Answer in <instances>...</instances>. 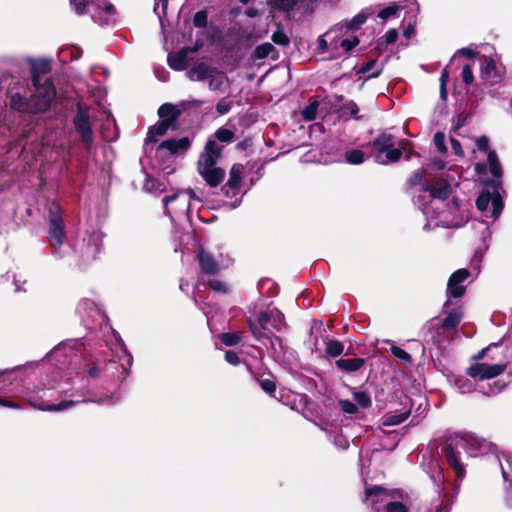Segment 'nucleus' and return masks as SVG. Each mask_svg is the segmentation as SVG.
Here are the masks:
<instances>
[{
  "label": "nucleus",
  "instance_id": "obj_1",
  "mask_svg": "<svg viewBox=\"0 0 512 512\" xmlns=\"http://www.w3.org/2000/svg\"><path fill=\"white\" fill-rule=\"evenodd\" d=\"M408 185L412 188L421 186L419 194L415 196V203L418 204L423 214L434 222L435 226H448V221L438 219L444 213L442 207L444 201L451 194V185L444 179L437 178L431 182L425 180L424 172L416 170L408 180Z\"/></svg>",
  "mask_w": 512,
  "mask_h": 512
},
{
  "label": "nucleus",
  "instance_id": "obj_2",
  "mask_svg": "<svg viewBox=\"0 0 512 512\" xmlns=\"http://www.w3.org/2000/svg\"><path fill=\"white\" fill-rule=\"evenodd\" d=\"M55 393L62 396L63 393L67 394L68 390L59 387H40L37 390L25 396L26 401L35 409L49 412H60L67 410L78 403H99L111 404L114 402V396L97 397L91 391L81 392L77 394H69L72 399H63L58 404H52L51 401L55 397Z\"/></svg>",
  "mask_w": 512,
  "mask_h": 512
},
{
  "label": "nucleus",
  "instance_id": "obj_3",
  "mask_svg": "<svg viewBox=\"0 0 512 512\" xmlns=\"http://www.w3.org/2000/svg\"><path fill=\"white\" fill-rule=\"evenodd\" d=\"M463 451L471 457H478L495 454L497 447L486 439L471 434L449 438L445 446V457L459 480H462L466 474L465 464L462 461Z\"/></svg>",
  "mask_w": 512,
  "mask_h": 512
},
{
  "label": "nucleus",
  "instance_id": "obj_4",
  "mask_svg": "<svg viewBox=\"0 0 512 512\" xmlns=\"http://www.w3.org/2000/svg\"><path fill=\"white\" fill-rule=\"evenodd\" d=\"M318 48L322 53L328 52L331 58H340L359 44V38L339 23L318 37Z\"/></svg>",
  "mask_w": 512,
  "mask_h": 512
},
{
  "label": "nucleus",
  "instance_id": "obj_5",
  "mask_svg": "<svg viewBox=\"0 0 512 512\" xmlns=\"http://www.w3.org/2000/svg\"><path fill=\"white\" fill-rule=\"evenodd\" d=\"M222 148L216 140L209 139L198 160V172L211 187L218 186L225 176L224 170L215 166Z\"/></svg>",
  "mask_w": 512,
  "mask_h": 512
},
{
  "label": "nucleus",
  "instance_id": "obj_6",
  "mask_svg": "<svg viewBox=\"0 0 512 512\" xmlns=\"http://www.w3.org/2000/svg\"><path fill=\"white\" fill-rule=\"evenodd\" d=\"M257 326L251 319L249 320V328L255 339L262 341L263 337L274 335V332H281L285 328V320L283 313L276 307L268 306L258 316Z\"/></svg>",
  "mask_w": 512,
  "mask_h": 512
},
{
  "label": "nucleus",
  "instance_id": "obj_7",
  "mask_svg": "<svg viewBox=\"0 0 512 512\" xmlns=\"http://www.w3.org/2000/svg\"><path fill=\"white\" fill-rule=\"evenodd\" d=\"M501 190L500 182H493L485 187L476 201V206L482 215L486 218H492L493 222L500 217L503 210Z\"/></svg>",
  "mask_w": 512,
  "mask_h": 512
},
{
  "label": "nucleus",
  "instance_id": "obj_8",
  "mask_svg": "<svg viewBox=\"0 0 512 512\" xmlns=\"http://www.w3.org/2000/svg\"><path fill=\"white\" fill-rule=\"evenodd\" d=\"M195 200L200 202V198L195 194L192 189L181 191L163 199L164 209L166 215L174 221L176 218L183 217L189 218L191 210V201Z\"/></svg>",
  "mask_w": 512,
  "mask_h": 512
},
{
  "label": "nucleus",
  "instance_id": "obj_9",
  "mask_svg": "<svg viewBox=\"0 0 512 512\" xmlns=\"http://www.w3.org/2000/svg\"><path fill=\"white\" fill-rule=\"evenodd\" d=\"M34 93L30 98L31 113L45 111L55 98L56 90L52 81L39 74H33Z\"/></svg>",
  "mask_w": 512,
  "mask_h": 512
},
{
  "label": "nucleus",
  "instance_id": "obj_10",
  "mask_svg": "<svg viewBox=\"0 0 512 512\" xmlns=\"http://www.w3.org/2000/svg\"><path fill=\"white\" fill-rule=\"evenodd\" d=\"M369 146L377 153L375 161L382 165L397 162L402 156L401 150L394 147V137L389 133L379 134Z\"/></svg>",
  "mask_w": 512,
  "mask_h": 512
},
{
  "label": "nucleus",
  "instance_id": "obj_11",
  "mask_svg": "<svg viewBox=\"0 0 512 512\" xmlns=\"http://www.w3.org/2000/svg\"><path fill=\"white\" fill-rule=\"evenodd\" d=\"M73 125L79 134L82 144L90 149L94 143V133L91 126L89 107L81 103L77 104V112L73 118Z\"/></svg>",
  "mask_w": 512,
  "mask_h": 512
},
{
  "label": "nucleus",
  "instance_id": "obj_12",
  "mask_svg": "<svg viewBox=\"0 0 512 512\" xmlns=\"http://www.w3.org/2000/svg\"><path fill=\"white\" fill-rule=\"evenodd\" d=\"M49 242L55 250V254L63 257L60 253V247L64 243L65 230L62 217L59 212V206L56 203H51L49 206Z\"/></svg>",
  "mask_w": 512,
  "mask_h": 512
},
{
  "label": "nucleus",
  "instance_id": "obj_13",
  "mask_svg": "<svg viewBox=\"0 0 512 512\" xmlns=\"http://www.w3.org/2000/svg\"><path fill=\"white\" fill-rule=\"evenodd\" d=\"M70 342H63L56 346L47 356L54 359L60 366H71L80 360V354Z\"/></svg>",
  "mask_w": 512,
  "mask_h": 512
},
{
  "label": "nucleus",
  "instance_id": "obj_14",
  "mask_svg": "<svg viewBox=\"0 0 512 512\" xmlns=\"http://www.w3.org/2000/svg\"><path fill=\"white\" fill-rule=\"evenodd\" d=\"M505 369L506 364L475 363L468 368L467 374L473 379L483 381L499 376Z\"/></svg>",
  "mask_w": 512,
  "mask_h": 512
},
{
  "label": "nucleus",
  "instance_id": "obj_15",
  "mask_svg": "<svg viewBox=\"0 0 512 512\" xmlns=\"http://www.w3.org/2000/svg\"><path fill=\"white\" fill-rule=\"evenodd\" d=\"M102 238L103 235L101 232L94 231L87 239H83L79 253L84 263H88L96 259L102 249Z\"/></svg>",
  "mask_w": 512,
  "mask_h": 512
},
{
  "label": "nucleus",
  "instance_id": "obj_16",
  "mask_svg": "<svg viewBox=\"0 0 512 512\" xmlns=\"http://www.w3.org/2000/svg\"><path fill=\"white\" fill-rule=\"evenodd\" d=\"M470 273L467 269H458L449 278L447 283V296L449 298H460L466 292L463 283L467 280Z\"/></svg>",
  "mask_w": 512,
  "mask_h": 512
},
{
  "label": "nucleus",
  "instance_id": "obj_17",
  "mask_svg": "<svg viewBox=\"0 0 512 512\" xmlns=\"http://www.w3.org/2000/svg\"><path fill=\"white\" fill-rule=\"evenodd\" d=\"M77 312L87 324L104 318L101 308L90 299H83L77 306Z\"/></svg>",
  "mask_w": 512,
  "mask_h": 512
},
{
  "label": "nucleus",
  "instance_id": "obj_18",
  "mask_svg": "<svg viewBox=\"0 0 512 512\" xmlns=\"http://www.w3.org/2000/svg\"><path fill=\"white\" fill-rule=\"evenodd\" d=\"M243 166L241 164H234L230 170V177L222 188L226 196H235L239 193L240 184L242 181Z\"/></svg>",
  "mask_w": 512,
  "mask_h": 512
},
{
  "label": "nucleus",
  "instance_id": "obj_19",
  "mask_svg": "<svg viewBox=\"0 0 512 512\" xmlns=\"http://www.w3.org/2000/svg\"><path fill=\"white\" fill-rule=\"evenodd\" d=\"M190 146V140L187 137L180 139H169L163 141L157 148L158 152L168 150L170 154H179L185 152Z\"/></svg>",
  "mask_w": 512,
  "mask_h": 512
},
{
  "label": "nucleus",
  "instance_id": "obj_20",
  "mask_svg": "<svg viewBox=\"0 0 512 512\" xmlns=\"http://www.w3.org/2000/svg\"><path fill=\"white\" fill-rule=\"evenodd\" d=\"M198 260L202 273L207 275H215L218 273V263L214 260L209 252L200 249L198 252Z\"/></svg>",
  "mask_w": 512,
  "mask_h": 512
},
{
  "label": "nucleus",
  "instance_id": "obj_21",
  "mask_svg": "<svg viewBox=\"0 0 512 512\" xmlns=\"http://www.w3.org/2000/svg\"><path fill=\"white\" fill-rule=\"evenodd\" d=\"M481 78L488 85H494L500 81L501 76L496 70V64L493 59L486 60L481 69Z\"/></svg>",
  "mask_w": 512,
  "mask_h": 512
},
{
  "label": "nucleus",
  "instance_id": "obj_22",
  "mask_svg": "<svg viewBox=\"0 0 512 512\" xmlns=\"http://www.w3.org/2000/svg\"><path fill=\"white\" fill-rule=\"evenodd\" d=\"M365 364L363 358H341L336 361L338 369L344 372H356L361 369Z\"/></svg>",
  "mask_w": 512,
  "mask_h": 512
},
{
  "label": "nucleus",
  "instance_id": "obj_23",
  "mask_svg": "<svg viewBox=\"0 0 512 512\" xmlns=\"http://www.w3.org/2000/svg\"><path fill=\"white\" fill-rule=\"evenodd\" d=\"M212 69L209 68L205 63H198L187 71V77L191 81H203L207 80L211 76Z\"/></svg>",
  "mask_w": 512,
  "mask_h": 512
},
{
  "label": "nucleus",
  "instance_id": "obj_24",
  "mask_svg": "<svg viewBox=\"0 0 512 512\" xmlns=\"http://www.w3.org/2000/svg\"><path fill=\"white\" fill-rule=\"evenodd\" d=\"M208 86L212 91L224 92L228 87L227 77L222 73L211 71V76L208 77Z\"/></svg>",
  "mask_w": 512,
  "mask_h": 512
},
{
  "label": "nucleus",
  "instance_id": "obj_25",
  "mask_svg": "<svg viewBox=\"0 0 512 512\" xmlns=\"http://www.w3.org/2000/svg\"><path fill=\"white\" fill-rule=\"evenodd\" d=\"M168 64L169 66L177 71H181L185 69L186 63H187V52L184 50H181L177 53H170L168 55Z\"/></svg>",
  "mask_w": 512,
  "mask_h": 512
},
{
  "label": "nucleus",
  "instance_id": "obj_26",
  "mask_svg": "<svg viewBox=\"0 0 512 512\" xmlns=\"http://www.w3.org/2000/svg\"><path fill=\"white\" fill-rule=\"evenodd\" d=\"M496 458L501 468L503 480L512 483V457L502 454L501 457L496 455Z\"/></svg>",
  "mask_w": 512,
  "mask_h": 512
},
{
  "label": "nucleus",
  "instance_id": "obj_27",
  "mask_svg": "<svg viewBox=\"0 0 512 512\" xmlns=\"http://www.w3.org/2000/svg\"><path fill=\"white\" fill-rule=\"evenodd\" d=\"M372 14L371 9H366L355 15L349 22L343 23V26H346L348 31L352 32L360 28L363 25L368 17Z\"/></svg>",
  "mask_w": 512,
  "mask_h": 512
},
{
  "label": "nucleus",
  "instance_id": "obj_28",
  "mask_svg": "<svg viewBox=\"0 0 512 512\" xmlns=\"http://www.w3.org/2000/svg\"><path fill=\"white\" fill-rule=\"evenodd\" d=\"M158 115L160 118H162L163 121H169V124L172 125V123L178 117L179 111L174 105L166 103L159 107Z\"/></svg>",
  "mask_w": 512,
  "mask_h": 512
},
{
  "label": "nucleus",
  "instance_id": "obj_29",
  "mask_svg": "<svg viewBox=\"0 0 512 512\" xmlns=\"http://www.w3.org/2000/svg\"><path fill=\"white\" fill-rule=\"evenodd\" d=\"M171 126L169 121H161L157 125H154L149 128L146 141L147 142H156L158 136L164 135L168 128Z\"/></svg>",
  "mask_w": 512,
  "mask_h": 512
},
{
  "label": "nucleus",
  "instance_id": "obj_30",
  "mask_svg": "<svg viewBox=\"0 0 512 512\" xmlns=\"http://www.w3.org/2000/svg\"><path fill=\"white\" fill-rule=\"evenodd\" d=\"M462 316L463 313L460 307L452 309L443 319V327L448 329L455 328L460 323Z\"/></svg>",
  "mask_w": 512,
  "mask_h": 512
},
{
  "label": "nucleus",
  "instance_id": "obj_31",
  "mask_svg": "<svg viewBox=\"0 0 512 512\" xmlns=\"http://www.w3.org/2000/svg\"><path fill=\"white\" fill-rule=\"evenodd\" d=\"M263 339H268L270 341V350L272 356L279 360L284 355V346L281 338L275 335H268V337H263Z\"/></svg>",
  "mask_w": 512,
  "mask_h": 512
},
{
  "label": "nucleus",
  "instance_id": "obj_32",
  "mask_svg": "<svg viewBox=\"0 0 512 512\" xmlns=\"http://www.w3.org/2000/svg\"><path fill=\"white\" fill-rule=\"evenodd\" d=\"M398 38V31L396 29H390L386 34L380 37L376 42V49L379 51L386 50V48L393 44Z\"/></svg>",
  "mask_w": 512,
  "mask_h": 512
},
{
  "label": "nucleus",
  "instance_id": "obj_33",
  "mask_svg": "<svg viewBox=\"0 0 512 512\" xmlns=\"http://www.w3.org/2000/svg\"><path fill=\"white\" fill-rule=\"evenodd\" d=\"M490 172L497 180L502 176V167L495 151L490 150L487 156Z\"/></svg>",
  "mask_w": 512,
  "mask_h": 512
},
{
  "label": "nucleus",
  "instance_id": "obj_34",
  "mask_svg": "<svg viewBox=\"0 0 512 512\" xmlns=\"http://www.w3.org/2000/svg\"><path fill=\"white\" fill-rule=\"evenodd\" d=\"M410 411L406 410L402 413H391L385 415L383 419L384 426H396L403 423L409 416Z\"/></svg>",
  "mask_w": 512,
  "mask_h": 512
},
{
  "label": "nucleus",
  "instance_id": "obj_35",
  "mask_svg": "<svg viewBox=\"0 0 512 512\" xmlns=\"http://www.w3.org/2000/svg\"><path fill=\"white\" fill-rule=\"evenodd\" d=\"M113 333H114L115 342H116L115 347H116L117 358L119 360H122L123 358H125L127 365H131V355L127 352L124 342L120 338L119 334H117L116 332H113Z\"/></svg>",
  "mask_w": 512,
  "mask_h": 512
},
{
  "label": "nucleus",
  "instance_id": "obj_36",
  "mask_svg": "<svg viewBox=\"0 0 512 512\" xmlns=\"http://www.w3.org/2000/svg\"><path fill=\"white\" fill-rule=\"evenodd\" d=\"M10 106L17 111L31 112L30 100L26 101L18 93L11 96Z\"/></svg>",
  "mask_w": 512,
  "mask_h": 512
},
{
  "label": "nucleus",
  "instance_id": "obj_37",
  "mask_svg": "<svg viewBox=\"0 0 512 512\" xmlns=\"http://www.w3.org/2000/svg\"><path fill=\"white\" fill-rule=\"evenodd\" d=\"M345 160L349 164L358 165L365 161V154L358 149L349 150L345 153Z\"/></svg>",
  "mask_w": 512,
  "mask_h": 512
},
{
  "label": "nucleus",
  "instance_id": "obj_38",
  "mask_svg": "<svg viewBox=\"0 0 512 512\" xmlns=\"http://www.w3.org/2000/svg\"><path fill=\"white\" fill-rule=\"evenodd\" d=\"M358 73L368 74V78H374L380 75L381 68L377 66V62L375 60H371L360 67Z\"/></svg>",
  "mask_w": 512,
  "mask_h": 512
},
{
  "label": "nucleus",
  "instance_id": "obj_39",
  "mask_svg": "<svg viewBox=\"0 0 512 512\" xmlns=\"http://www.w3.org/2000/svg\"><path fill=\"white\" fill-rule=\"evenodd\" d=\"M455 387L459 393L465 394L473 391L475 384L466 377H459L455 380Z\"/></svg>",
  "mask_w": 512,
  "mask_h": 512
},
{
  "label": "nucleus",
  "instance_id": "obj_40",
  "mask_svg": "<svg viewBox=\"0 0 512 512\" xmlns=\"http://www.w3.org/2000/svg\"><path fill=\"white\" fill-rule=\"evenodd\" d=\"M344 351V345L338 340H329L326 344V353L331 357H337Z\"/></svg>",
  "mask_w": 512,
  "mask_h": 512
},
{
  "label": "nucleus",
  "instance_id": "obj_41",
  "mask_svg": "<svg viewBox=\"0 0 512 512\" xmlns=\"http://www.w3.org/2000/svg\"><path fill=\"white\" fill-rule=\"evenodd\" d=\"M319 102L312 101L302 110V117L305 121H313L316 119Z\"/></svg>",
  "mask_w": 512,
  "mask_h": 512
},
{
  "label": "nucleus",
  "instance_id": "obj_42",
  "mask_svg": "<svg viewBox=\"0 0 512 512\" xmlns=\"http://www.w3.org/2000/svg\"><path fill=\"white\" fill-rule=\"evenodd\" d=\"M103 12L106 14V17L103 20L95 15H93V19L96 22L99 21L101 24H108L111 20L114 19V16L116 14L114 5L108 2L104 4Z\"/></svg>",
  "mask_w": 512,
  "mask_h": 512
},
{
  "label": "nucleus",
  "instance_id": "obj_43",
  "mask_svg": "<svg viewBox=\"0 0 512 512\" xmlns=\"http://www.w3.org/2000/svg\"><path fill=\"white\" fill-rule=\"evenodd\" d=\"M273 50H274V46L271 43H263L256 47V49L254 50L253 56L255 59H264Z\"/></svg>",
  "mask_w": 512,
  "mask_h": 512
},
{
  "label": "nucleus",
  "instance_id": "obj_44",
  "mask_svg": "<svg viewBox=\"0 0 512 512\" xmlns=\"http://www.w3.org/2000/svg\"><path fill=\"white\" fill-rule=\"evenodd\" d=\"M408 5H406L407 7ZM405 8V6H401L399 4H396V3H393L392 5L386 7V8H383L381 9L379 12H378V17L381 18V19H388L392 16H394L398 11H400L401 9Z\"/></svg>",
  "mask_w": 512,
  "mask_h": 512
},
{
  "label": "nucleus",
  "instance_id": "obj_45",
  "mask_svg": "<svg viewBox=\"0 0 512 512\" xmlns=\"http://www.w3.org/2000/svg\"><path fill=\"white\" fill-rule=\"evenodd\" d=\"M353 399L362 408H367L371 405V397L367 392L356 391L353 393Z\"/></svg>",
  "mask_w": 512,
  "mask_h": 512
},
{
  "label": "nucleus",
  "instance_id": "obj_46",
  "mask_svg": "<svg viewBox=\"0 0 512 512\" xmlns=\"http://www.w3.org/2000/svg\"><path fill=\"white\" fill-rule=\"evenodd\" d=\"M219 338L226 346H235L241 341V337L238 333H222Z\"/></svg>",
  "mask_w": 512,
  "mask_h": 512
},
{
  "label": "nucleus",
  "instance_id": "obj_47",
  "mask_svg": "<svg viewBox=\"0 0 512 512\" xmlns=\"http://www.w3.org/2000/svg\"><path fill=\"white\" fill-rule=\"evenodd\" d=\"M71 7L77 15L86 13V8L91 4L89 0H69Z\"/></svg>",
  "mask_w": 512,
  "mask_h": 512
},
{
  "label": "nucleus",
  "instance_id": "obj_48",
  "mask_svg": "<svg viewBox=\"0 0 512 512\" xmlns=\"http://www.w3.org/2000/svg\"><path fill=\"white\" fill-rule=\"evenodd\" d=\"M215 137L221 142L230 143L233 140L234 132L230 129L221 127L215 132Z\"/></svg>",
  "mask_w": 512,
  "mask_h": 512
},
{
  "label": "nucleus",
  "instance_id": "obj_49",
  "mask_svg": "<svg viewBox=\"0 0 512 512\" xmlns=\"http://www.w3.org/2000/svg\"><path fill=\"white\" fill-rule=\"evenodd\" d=\"M272 40L275 44L286 46L289 44V37L283 32V30L278 27V29L273 33Z\"/></svg>",
  "mask_w": 512,
  "mask_h": 512
},
{
  "label": "nucleus",
  "instance_id": "obj_50",
  "mask_svg": "<svg viewBox=\"0 0 512 512\" xmlns=\"http://www.w3.org/2000/svg\"><path fill=\"white\" fill-rule=\"evenodd\" d=\"M434 473H432L430 475L433 483L438 487L440 488L443 484H444V474H443V470L439 467V465L437 463L434 464Z\"/></svg>",
  "mask_w": 512,
  "mask_h": 512
},
{
  "label": "nucleus",
  "instance_id": "obj_51",
  "mask_svg": "<svg viewBox=\"0 0 512 512\" xmlns=\"http://www.w3.org/2000/svg\"><path fill=\"white\" fill-rule=\"evenodd\" d=\"M341 410L346 414H355L358 411L357 406L350 400L341 399L338 401Z\"/></svg>",
  "mask_w": 512,
  "mask_h": 512
},
{
  "label": "nucleus",
  "instance_id": "obj_52",
  "mask_svg": "<svg viewBox=\"0 0 512 512\" xmlns=\"http://www.w3.org/2000/svg\"><path fill=\"white\" fill-rule=\"evenodd\" d=\"M391 353L398 359L402 360L403 362H410L411 356L409 353H407L404 349L393 345L391 347Z\"/></svg>",
  "mask_w": 512,
  "mask_h": 512
},
{
  "label": "nucleus",
  "instance_id": "obj_53",
  "mask_svg": "<svg viewBox=\"0 0 512 512\" xmlns=\"http://www.w3.org/2000/svg\"><path fill=\"white\" fill-rule=\"evenodd\" d=\"M385 507L386 512H408V508L398 501L387 502Z\"/></svg>",
  "mask_w": 512,
  "mask_h": 512
},
{
  "label": "nucleus",
  "instance_id": "obj_54",
  "mask_svg": "<svg viewBox=\"0 0 512 512\" xmlns=\"http://www.w3.org/2000/svg\"><path fill=\"white\" fill-rule=\"evenodd\" d=\"M461 77L466 85H471L474 81V75L471 65L467 64L463 67Z\"/></svg>",
  "mask_w": 512,
  "mask_h": 512
},
{
  "label": "nucleus",
  "instance_id": "obj_55",
  "mask_svg": "<svg viewBox=\"0 0 512 512\" xmlns=\"http://www.w3.org/2000/svg\"><path fill=\"white\" fill-rule=\"evenodd\" d=\"M276 8L283 11H290L295 6L297 0H273Z\"/></svg>",
  "mask_w": 512,
  "mask_h": 512
},
{
  "label": "nucleus",
  "instance_id": "obj_56",
  "mask_svg": "<svg viewBox=\"0 0 512 512\" xmlns=\"http://www.w3.org/2000/svg\"><path fill=\"white\" fill-rule=\"evenodd\" d=\"M434 144L439 152L445 153L447 151L446 145H445V135L442 132H437L434 135Z\"/></svg>",
  "mask_w": 512,
  "mask_h": 512
},
{
  "label": "nucleus",
  "instance_id": "obj_57",
  "mask_svg": "<svg viewBox=\"0 0 512 512\" xmlns=\"http://www.w3.org/2000/svg\"><path fill=\"white\" fill-rule=\"evenodd\" d=\"M231 107L232 102L227 98H223L217 103L216 110L220 115H224L230 111Z\"/></svg>",
  "mask_w": 512,
  "mask_h": 512
},
{
  "label": "nucleus",
  "instance_id": "obj_58",
  "mask_svg": "<svg viewBox=\"0 0 512 512\" xmlns=\"http://www.w3.org/2000/svg\"><path fill=\"white\" fill-rule=\"evenodd\" d=\"M193 23L196 27L204 28L207 25V13L205 11H198L194 15Z\"/></svg>",
  "mask_w": 512,
  "mask_h": 512
},
{
  "label": "nucleus",
  "instance_id": "obj_59",
  "mask_svg": "<svg viewBox=\"0 0 512 512\" xmlns=\"http://www.w3.org/2000/svg\"><path fill=\"white\" fill-rule=\"evenodd\" d=\"M261 388L268 394L272 395L276 390V384L272 379H263L260 381Z\"/></svg>",
  "mask_w": 512,
  "mask_h": 512
},
{
  "label": "nucleus",
  "instance_id": "obj_60",
  "mask_svg": "<svg viewBox=\"0 0 512 512\" xmlns=\"http://www.w3.org/2000/svg\"><path fill=\"white\" fill-rule=\"evenodd\" d=\"M505 385L506 384L501 381H494L492 385L489 384V390L483 391V393L488 396L495 395V394L501 392L504 389Z\"/></svg>",
  "mask_w": 512,
  "mask_h": 512
},
{
  "label": "nucleus",
  "instance_id": "obj_61",
  "mask_svg": "<svg viewBox=\"0 0 512 512\" xmlns=\"http://www.w3.org/2000/svg\"><path fill=\"white\" fill-rule=\"evenodd\" d=\"M208 285L212 290L217 292L226 293L228 291L227 285L216 279L209 280Z\"/></svg>",
  "mask_w": 512,
  "mask_h": 512
},
{
  "label": "nucleus",
  "instance_id": "obj_62",
  "mask_svg": "<svg viewBox=\"0 0 512 512\" xmlns=\"http://www.w3.org/2000/svg\"><path fill=\"white\" fill-rule=\"evenodd\" d=\"M225 360L234 366H237L240 363V359L238 355L233 351H226L225 353Z\"/></svg>",
  "mask_w": 512,
  "mask_h": 512
},
{
  "label": "nucleus",
  "instance_id": "obj_63",
  "mask_svg": "<svg viewBox=\"0 0 512 512\" xmlns=\"http://www.w3.org/2000/svg\"><path fill=\"white\" fill-rule=\"evenodd\" d=\"M488 145H489V140L487 137L481 136L476 139V146L478 149H480L482 151L489 152L490 150L488 149Z\"/></svg>",
  "mask_w": 512,
  "mask_h": 512
},
{
  "label": "nucleus",
  "instance_id": "obj_64",
  "mask_svg": "<svg viewBox=\"0 0 512 512\" xmlns=\"http://www.w3.org/2000/svg\"><path fill=\"white\" fill-rule=\"evenodd\" d=\"M450 143H451V147L456 155H458V156L464 155L461 144L457 139L451 138Z\"/></svg>",
  "mask_w": 512,
  "mask_h": 512
}]
</instances>
